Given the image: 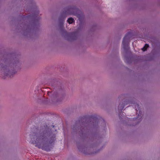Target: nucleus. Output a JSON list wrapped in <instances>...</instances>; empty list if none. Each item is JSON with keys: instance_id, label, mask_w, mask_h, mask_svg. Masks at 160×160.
I'll list each match as a JSON object with an SVG mask.
<instances>
[{"instance_id": "obj_1", "label": "nucleus", "mask_w": 160, "mask_h": 160, "mask_svg": "<svg viewBox=\"0 0 160 160\" xmlns=\"http://www.w3.org/2000/svg\"><path fill=\"white\" fill-rule=\"evenodd\" d=\"M46 132H44L43 135L39 136L37 133H34V135H30L31 143L35 144V146L39 148L48 152L50 151L49 144L53 143L55 140V135L52 134L47 130Z\"/></svg>"}, {"instance_id": "obj_2", "label": "nucleus", "mask_w": 160, "mask_h": 160, "mask_svg": "<svg viewBox=\"0 0 160 160\" xmlns=\"http://www.w3.org/2000/svg\"><path fill=\"white\" fill-rule=\"evenodd\" d=\"M130 34V33L129 32L127 33L124 37L122 41V47L125 51H128L129 49L128 42V40L129 39L128 36Z\"/></svg>"}, {"instance_id": "obj_3", "label": "nucleus", "mask_w": 160, "mask_h": 160, "mask_svg": "<svg viewBox=\"0 0 160 160\" xmlns=\"http://www.w3.org/2000/svg\"><path fill=\"white\" fill-rule=\"evenodd\" d=\"M71 9V8H68L67 10L64 13V15L62 16H61L59 19V21L62 24H63L64 21L66 18V15L69 14V11Z\"/></svg>"}, {"instance_id": "obj_4", "label": "nucleus", "mask_w": 160, "mask_h": 160, "mask_svg": "<svg viewBox=\"0 0 160 160\" xmlns=\"http://www.w3.org/2000/svg\"><path fill=\"white\" fill-rule=\"evenodd\" d=\"M67 22L70 24H72L74 22V20L72 18H70L68 19Z\"/></svg>"}, {"instance_id": "obj_5", "label": "nucleus", "mask_w": 160, "mask_h": 160, "mask_svg": "<svg viewBox=\"0 0 160 160\" xmlns=\"http://www.w3.org/2000/svg\"><path fill=\"white\" fill-rule=\"evenodd\" d=\"M15 73H13L12 72V73H11V72H10L9 71H8V73H5V76H9V77H11V76H12L13 74H14Z\"/></svg>"}, {"instance_id": "obj_6", "label": "nucleus", "mask_w": 160, "mask_h": 160, "mask_svg": "<svg viewBox=\"0 0 160 160\" xmlns=\"http://www.w3.org/2000/svg\"><path fill=\"white\" fill-rule=\"evenodd\" d=\"M149 45L148 44H146L144 47L142 48V51H144L146 50L147 48L148 47Z\"/></svg>"}, {"instance_id": "obj_7", "label": "nucleus", "mask_w": 160, "mask_h": 160, "mask_svg": "<svg viewBox=\"0 0 160 160\" xmlns=\"http://www.w3.org/2000/svg\"><path fill=\"white\" fill-rule=\"evenodd\" d=\"M135 110L137 112H138V110L137 109V108H138V107H139V105H138V104L136 103V104H135Z\"/></svg>"}, {"instance_id": "obj_8", "label": "nucleus", "mask_w": 160, "mask_h": 160, "mask_svg": "<svg viewBox=\"0 0 160 160\" xmlns=\"http://www.w3.org/2000/svg\"><path fill=\"white\" fill-rule=\"evenodd\" d=\"M121 108L120 109L121 110H122L123 108H124V105H121Z\"/></svg>"}, {"instance_id": "obj_9", "label": "nucleus", "mask_w": 160, "mask_h": 160, "mask_svg": "<svg viewBox=\"0 0 160 160\" xmlns=\"http://www.w3.org/2000/svg\"><path fill=\"white\" fill-rule=\"evenodd\" d=\"M47 126L45 128V129H47Z\"/></svg>"}, {"instance_id": "obj_10", "label": "nucleus", "mask_w": 160, "mask_h": 160, "mask_svg": "<svg viewBox=\"0 0 160 160\" xmlns=\"http://www.w3.org/2000/svg\"><path fill=\"white\" fill-rule=\"evenodd\" d=\"M139 114H141V113H140V112H139V114H138V116L139 115Z\"/></svg>"}]
</instances>
